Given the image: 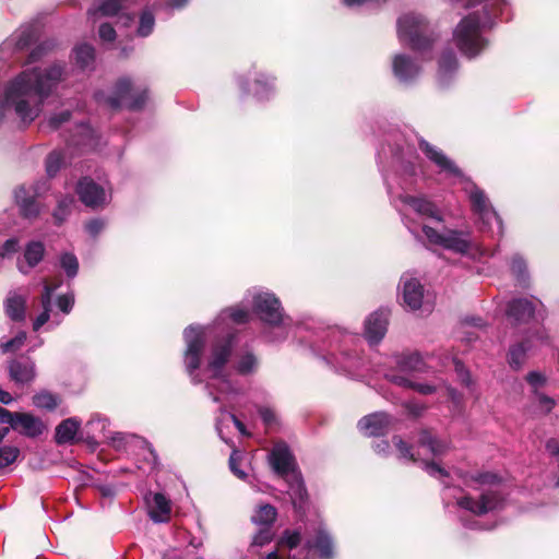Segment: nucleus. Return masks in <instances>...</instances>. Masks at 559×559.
Instances as JSON below:
<instances>
[{
  "mask_svg": "<svg viewBox=\"0 0 559 559\" xmlns=\"http://www.w3.org/2000/svg\"><path fill=\"white\" fill-rule=\"evenodd\" d=\"M66 78L67 68L63 62L21 71L3 87V99H0V124L11 117H15L24 124L32 123L41 114L45 100Z\"/></svg>",
  "mask_w": 559,
  "mask_h": 559,
  "instance_id": "obj_1",
  "label": "nucleus"
},
{
  "mask_svg": "<svg viewBox=\"0 0 559 559\" xmlns=\"http://www.w3.org/2000/svg\"><path fill=\"white\" fill-rule=\"evenodd\" d=\"M234 336L227 335L223 341L216 342L207 357L205 372L209 373L211 381L207 383V390L213 396V401L222 403L224 407H233L235 397L238 395V389L226 377L225 366L230 357Z\"/></svg>",
  "mask_w": 559,
  "mask_h": 559,
  "instance_id": "obj_2",
  "label": "nucleus"
},
{
  "mask_svg": "<svg viewBox=\"0 0 559 559\" xmlns=\"http://www.w3.org/2000/svg\"><path fill=\"white\" fill-rule=\"evenodd\" d=\"M311 550L318 551L322 559L332 557V542L325 532L319 531L314 539H304L299 530H286L277 542L276 551L266 559H309Z\"/></svg>",
  "mask_w": 559,
  "mask_h": 559,
  "instance_id": "obj_3",
  "label": "nucleus"
},
{
  "mask_svg": "<svg viewBox=\"0 0 559 559\" xmlns=\"http://www.w3.org/2000/svg\"><path fill=\"white\" fill-rule=\"evenodd\" d=\"M459 477L463 479V483L467 487L481 490V493L477 500L468 496L459 498L456 503L460 508L475 515H481L502 507L503 498L497 490L483 488V486L493 485L497 483L498 477L495 474L466 473L459 474Z\"/></svg>",
  "mask_w": 559,
  "mask_h": 559,
  "instance_id": "obj_4",
  "label": "nucleus"
},
{
  "mask_svg": "<svg viewBox=\"0 0 559 559\" xmlns=\"http://www.w3.org/2000/svg\"><path fill=\"white\" fill-rule=\"evenodd\" d=\"M487 11L474 12L464 17L454 31V41L461 52L467 57L478 55L486 46L481 28L488 24Z\"/></svg>",
  "mask_w": 559,
  "mask_h": 559,
  "instance_id": "obj_5",
  "label": "nucleus"
},
{
  "mask_svg": "<svg viewBox=\"0 0 559 559\" xmlns=\"http://www.w3.org/2000/svg\"><path fill=\"white\" fill-rule=\"evenodd\" d=\"M253 310L262 322L282 331V337L286 336V328L289 318L285 317L281 301L274 294L260 292L253 297Z\"/></svg>",
  "mask_w": 559,
  "mask_h": 559,
  "instance_id": "obj_6",
  "label": "nucleus"
},
{
  "mask_svg": "<svg viewBox=\"0 0 559 559\" xmlns=\"http://www.w3.org/2000/svg\"><path fill=\"white\" fill-rule=\"evenodd\" d=\"M428 25L419 14H406L397 22V35L401 43L409 45L414 50L426 49L431 39L427 35Z\"/></svg>",
  "mask_w": 559,
  "mask_h": 559,
  "instance_id": "obj_7",
  "label": "nucleus"
},
{
  "mask_svg": "<svg viewBox=\"0 0 559 559\" xmlns=\"http://www.w3.org/2000/svg\"><path fill=\"white\" fill-rule=\"evenodd\" d=\"M186 342V350L183 355V364L187 372L194 383L203 380L199 377L198 369L201 364V357L205 345V333L202 326L190 325L183 332Z\"/></svg>",
  "mask_w": 559,
  "mask_h": 559,
  "instance_id": "obj_8",
  "label": "nucleus"
},
{
  "mask_svg": "<svg viewBox=\"0 0 559 559\" xmlns=\"http://www.w3.org/2000/svg\"><path fill=\"white\" fill-rule=\"evenodd\" d=\"M423 234L429 246H438L457 253H468L472 242L467 236L452 229H438L428 224H423Z\"/></svg>",
  "mask_w": 559,
  "mask_h": 559,
  "instance_id": "obj_9",
  "label": "nucleus"
},
{
  "mask_svg": "<svg viewBox=\"0 0 559 559\" xmlns=\"http://www.w3.org/2000/svg\"><path fill=\"white\" fill-rule=\"evenodd\" d=\"M465 191L468 193L474 212L479 216L485 226L491 227L492 223H496L498 231H501V222L498 214L492 209L489 200L485 195L484 191L477 188L474 183L468 182L465 187Z\"/></svg>",
  "mask_w": 559,
  "mask_h": 559,
  "instance_id": "obj_10",
  "label": "nucleus"
},
{
  "mask_svg": "<svg viewBox=\"0 0 559 559\" xmlns=\"http://www.w3.org/2000/svg\"><path fill=\"white\" fill-rule=\"evenodd\" d=\"M146 92L135 90L130 80L122 79L117 83L116 95L109 98L111 107H127L140 109L146 100Z\"/></svg>",
  "mask_w": 559,
  "mask_h": 559,
  "instance_id": "obj_11",
  "label": "nucleus"
},
{
  "mask_svg": "<svg viewBox=\"0 0 559 559\" xmlns=\"http://www.w3.org/2000/svg\"><path fill=\"white\" fill-rule=\"evenodd\" d=\"M76 192L81 201L90 207L100 206L107 201L105 190L87 178H84L79 182Z\"/></svg>",
  "mask_w": 559,
  "mask_h": 559,
  "instance_id": "obj_12",
  "label": "nucleus"
},
{
  "mask_svg": "<svg viewBox=\"0 0 559 559\" xmlns=\"http://www.w3.org/2000/svg\"><path fill=\"white\" fill-rule=\"evenodd\" d=\"M389 313L379 310L371 313L365 322V337L370 344L379 343L386 333Z\"/></svg>",
  "mask_w": 559,
  "mask_h": 559,
  "instance_id": "obj_13",
  "label": "nucleus"
},
{
  "mask_svg": "<svg viewBox=\"0 0 559 559\" xmlns=\"http://www.w3.org/2000/svg\"><path fill=\"white\" fill-rule=\"evenodd\" d=\"M392 423L391 417L385 413H374L361 418L358 428L366 436H381L390 430Z\"/></svg>",
  "mask_w": 559,
  "mask_h": 559,
  "instance_id": "obj_14",
  "label": "nucleus"
},
{
  "mask_svg": "<svg viewBox=\"0 0 559 559\" xmlns=\"http://www.w3.org/2000/svg\"><path fill=\"white\" fill-rule=\"evenodd\" d=\"M400 200L405 205L404 215L411 212L418 214L421 217L435 219L437 223L441 221L439 211L435 204L423 198L412 195H401Z\"/></svg>",
  "mask_w": 559,
  "mask_h": 559,
  "instance_id": "obj_15",
  "label": "nucleus"
},
{
  "mask_svg": "<svg viewBox=\"0 0 559 559\" xmlns=\"http://www.w3.org/2000/svg\"><path fill=\"white\" fill-rule=\"evenodd\" d=\"M12 429L28 438H36L44 432L46 427L39 417L31 413L16 412Z\"/></svg>",
  "mask_w": 559,
  "mask_h": 559,
  "instance_id": "obj_16",
  "label": "nucleus"
},
{
  "mask_svg": "<svg viewBox=\"0 0 559 559\" xmlns=\"http://www.w3.org/2000/svg\"><path fill=\"white\" fill-rule=\"evenodd\" d=\"M403 302L411 310L420 308L424 298V288L421 284L409 275H403L401 278Z\"/></svg>",
  "mask_w": 559,
  "mask_h": 559,
  "instance_id": "obj_17",
  "label": "nucleus"
},
{
  "mask_svg": "<svg viewBox=\"0 0 559 559\" xmlns=\"http://www.w3.org/2000/svg\"><path fill=\"white\" fill-rule=\"evenodd\" d=\"M9 376L17 384H27L36 378L35 362L28 358L13 359L9 364Z\"/></svg>",
  "mask_w": 559,
  "mask_h": 559,
  "instance_id": "obj_18",
  "label": "nucleus"
},
{
  "mask_svg": "<svg viewBox=\"0 0 559 559\" xmlns=\"http://www.w3.org/2000/svg\"><path fill=\"white\" fill-rule=\"evenodd\" d=\"M270 461L273 469L282 475L288 476L294 473V459L284 443L276 444L270 455Z\"/></svg>",
  "mask_w": 559,
  "mask_h": 559,
  "instance_id": "obj_19",
  "label": "nucleus"
},
{
  "mask_svg": "<svg viewBox=\"0 0 559 559\" xmlns=\"http://www.w3.org/2000/svg\"><path fill=\"white\" fill-rule=\"evenodd\" d=\"M420 150L425 153V155L439 167L440 171L447 173L449 175L459 176L460 170L454 165L452 160H450L440 150L432 146L426 141H420L419 143Z\"/></svg>",
  "mask_w": 559,
  "mask_h": 559,
  "instance_id": "obj_20",
  "label": "nucleus"
},
{
  "mask_svg": "<svg viewBox=\"0 0 559 559\" xmlns=\"http://www.w3.org/2000/svg\"><path fill=\"white\" fill-rule=\"evenodd\" d=\"M45 247L40 241H31L25 247L23 258L17 260V269L23 274H28L44 258Z\"/></svg>",
  "mask_w": 559,
  "mask_h": 559,
  "instance_id": "obj_21",
  "label": "nucleus"
},
{
  "mask_svg": "<svg viewBox=\"0 0 559 559\" xmlns=\"http://www.w3.org/2000/svg\"><path fill=\"white\" fill-rule=\"evenodd\" d=\"M534 311L535 307L531 300L514 299L508 306L507 316L515 324L526 323L533 317Z\"/></svg>",
  "mask_w": 559,
  "mask_h": 559,
  "instance_id": "obj_22",
  "label": "nucleus"
},
{
  "mask_svg": "<svg viewBox=\"0 0 559 559\" xmlns=\"http://www.w3.org/2000/svg\"><path fill=\"white\" fill-rule=\"evenodd\" d=\"M59 287V284L44 283V292L40 297L41 312L36 317L33 322V330L38 331L44 324L50 320L52 311V294Z\"/></svg>",
  "mask_w": 559,
  "mask_h": 559,
  "instance_id": "obj_23",
  "label": "nucleus"
},
{
  "mask_svg": "<svg viewBox=\"0 0 559 559\" xmlns=\"http://www.w3.org/2000/svg\"><path fill=\"white\" fill-rule=\"evenodd\" d=\"M420 68L407 56L396 55L393 59L394 75L401 82H408L416 78Z\"/></svg>",
  "mask_w": 559,
  "mask_h": 559,
  "instance_id": "obj_24",
  "label": "nucleus"
},
{
  "mask_svg": "<svg viewBox=\"0 0 559 559\" xmlns=\"http://www.w3.org/2000/svg\"><path fill=\"white\" fill-rule=\"evenodd\" d=\"M37 193V190L34 191V193H29L24 187H20L15 190V201L22 215L26 218H34L39 213V206L34 198V194Z\"/></svg>",
  "mask_w": 559,
  "mask_h": 559,
  "instance_id": "obj_25",
  "label": "nucleus"
},
{
  "mask_svg": "<svg viewBox=\"0 0 559 559\" xmlns=\"http://www.w3.org/2000/svg\"><path fill=\"white\" fill-rule=\"evenodd\" d=\"M148 513L156 523L167 522L170 515L169 500L163 493H155Z\"/></svg>",
  "mask_w": 559,
  "mask_h": 559,
  "instance_id": "obj_26",
  "label": "nucleus"
},
{
  "mask_svg": "<svg viewBox=\"0 0 559 559\" xmlns=\"http://www.w3.org/2000/svg\"><path fill=\"white\" fill-rule=\"evenodd\" d=\"M81 421L76 418H68L62 420L56 428L55 439L59 444L70 443L74 440Z\"/></svg>",
  "mask_w": 559,
  "mask_h": 559,
  "instance_id": "obj_27",
  "label": "nucleus"
},
{
  "mask_svg": "<svg viewBox=\"0 0 559 559\" xmlns=\"http://www.w3.org/2000/svg\"><path fill=\"white\" fill-rule=\"evenodd\" d=\"M26 298L16 293H12L5 300V312L14 321H22L25 318Z\"/></svg>",
  "mask_w": 559,
  "mask_h": 559,
  "instance_id": "obj_28",
  "label": "nucleus"
},
{
  "mask_svg": "<svg viewBox=\"0 0 559 559\" xmlns=\"http://www.w3.org/2000/svg\"><path fill=\"white\" fill-rule=\"evenodd\" d=\"M74 60L81 69H90L95 61V50L91 45L81 44L73 49Z\"/></svg>",
  "mask_w": 559,
  "mask_h": 559,
  "instance_id": "obj_29",
  "label": "nucleus"
},
{
  "mask_svg": "<svg viewBox=\"0 0 559 559\" xmlns=\"http://www.w3.org/2000/svg\"><path fill=\"white\" fill-rule=\"evenodd\" d=\"M419 444L435 456L444 454L449 449V443L447 441L438 440L427 431L421 433Z\"/></svg>",
  "mask_w": 559,
  "mask_h": 559,
  "instance_id": "obj_30",
  "label": "nucleus"
},
{
  "mask_svg": "<svg viewBox=\"0 0 559 559\" xmlns=\"http://www.w3.org/2000/svg\"><path fill=\"white\" fill-rule=\"evenodd\" d=\"M277 515L276 509L271 504H263L252 515V522L263 527H270Z\"/></svg>",
  "mask_w": 559,
  "mask_h": 559,
  "instance_id": "obj_31",
  "label": "nucleus"
},
{
  "mask_svg": "<svg viewBox=\"0 0 559 559\" xmlns=\"http://www.w3.org/2000/svg\"><path fill=\"white\" fill-rule=\"evenodd\" d=\"M386 378L397 384L399 386H403V388H412L414 389L415 391L421 393V394H431L436 391V388L430 385V384H425V383H415V382H412L409 379H407L406 377L404 376H399V374H388Z\"/></svg>",
  "mask_w": 559,
  "mask_h": 559,
  "instance_id": "obj_32",
  "label": "nucleus"
},
{
  "mask_svg": "<svg viewBox=\"0 0 559 559\" xmlns=\"http://www.w3.org/2000/svg\"><path fill=\"white\" fill-rule=\"evenodd\" d=\"M294 481L290 485V488L288 490V495L290 496V499L295 506V508H301L305 499H306V489L304 487V484L300 479V477L297 474L292 475Z\"/></svg>",
  "mask_w": 559,
  "mask_h": 559,
  "instance_id": "obj_33",
  "label": "nucleus"
},
{
  "mask_svg": "<svg viewBox=\"0 0 559 559\" xmlns=\"http://www.w3.org/2000/svg\"><path fill=\"white\" fill-rule=\"evenodd\" d=\"M33 404L38 408L53 409L58 406V397L47 391H41L33 396Z\"/></svg>",
  "mask_w": 559,
  "mask_h": 559,
  "instance_id": "obj_34",
  "label": "nucleus"
},
{
  "mask_svg": "<svg viewBox=\"0 0 559 559\" xmlns=\"http://www.w3.org/2000/svg\"><path fill=\"white\" fill-rule=\"evenodd\" d=\"M396 364L399 369L402 372H411L420 369L421 366V357L419 354H411L407 356H403L396 359Z\"/></svg>",
  "mask_w": 559,
  "mask_h": 559,
  "instance_id": "obj_35",
  "label": "nucleus"
},
{
  "mask_svg": "<svg viewBox=\"0 0 559 559\" xmlns=\"http://www.w3.org/2000/svg\"><path fill=\"white\" fill-rule=\"evenodd\" d=\"M121 3L119 0H105L97 9H90L88 15L95 16L100 13L104 16H111L119 12Z\"/></svg>",
  "mask_w": 559,
  "mask_h": 559,
  "instance_id": "obj_36",
  "label": "nucleus"
},
{
  "mask_svg": "<svg viewBox=\"0 0 559 559\" xmlns=\"http://www.w3.org/2000/svg\"><path fill=\"white\" fill-rule=\"evenodd\" d=\"M258 367V359L251 353H246L236 362V369L241 374L253 372Z\"/></svg>",
  "mask_w": 559,
  "mask_h": 559,
  "instance_id": "obj_37",
  "label": "nucleus"
},
{
  "mask_svg": "<svg viewBox=\"0 0 559 559\" xmlns=\"http://www.w3.org/2000/svg\"><path fill=\"white\" fill-rule=\"evenodd\" d=\"M154 25H155V17L152 14V12L144 11L140 17V23H139V26L136 29V34L141 37H146L153 32Z\"/></svg>",
  "mask_w": 559,
  "mask_h": 559,
  "instance_id": "obj_38",
  "label": "nucleus"
},
{
  "mask_svg": "<svg viewBox=\"0 0 559 559\" xmlns=\"http://www.w3.org/2000/svg\"><path fill=\"white\" fill-rule=\"evenodd\" d=\"M20 455V449L14 445L0 447V469L14 463Z\"/></svg>",
  "mask_w": 559,
  "mask_h": 559,
  "instance_id": "obj_39",
  "label": "nucleus"
},
{
  "mask_svg": "<svg viewBox=\"0 0 559 559\" xmlns=\"http://www.w3.org/2000/svg\"><path fill=\"white\" fill-rule=\"evenodd\" d=\"M527 347L524 344H518L510 348L509 352V364L511 367L520 368L525 359Z\"/></svg>",
  "mask_w": 559,
  "mask_h": 559,
  "instance_id": "obj_40",
  "label": "nucleus"
},
{
  "mask_svg": "<svg viewBox=\"0 0 559 559\" xmlns=\"http://www.w3.org/2000/svg\"><path fill=\"white\" fill-rule=\"evenodd\" d=\"M60 265L69 277H74L78 274L79 262L73 253H63L60 257Z\"/></svg>",
  "mask_w": 559,
  "mask_h": 559,
  "instance_id": "obj_41",
  "label": "nucleus"
},
{
  "mask_svg": "<svg viewBox=\"0 0 559 559\" xmlns=\"http://www.w3.org/2000/svg\"><path fill=\"white\" fill-rule=\"evenodd\" d=\"M63 165V156L59 152H52L48 155L46 159V170L47 174L52 177L55 176L61 166Z\"/></svg>",
  "mask_w": 559,
  "mask_h": 559,
  "instance_id": "obj_42",
  "label": "nucleus"
},
{
  "mask_svg": "<svg viewBox=\"0 0 559 559\" xmlns=\"http://www.w3.org/2000/svg\"><path fill=\"white\" fill-rule=\"evenodd\" d=\"M25 341H26V333L19 332L12 340L2 342L0 344V348L2 349L3 353L15 352L24 345Z\"/></svg>",
  "mask_w": 559,
  "mask_h": 559,
  "instance_id": "obj_43",
  "label": "nucleus"
},
{
  "mask_svg": "<svg viewBox=\"0 0 559 559\" xmlns=\"http://www.w3.org/2000/svg\"><path fill=\"white\" fill-rule=\"evenodd\" d=\"M73 203L72 198H64L58 203V207L53 212V218L58 224L62 223L70 213V206Z\"/></svg>",
  "mask_w": 559,
  "mask_h": 559,
  "instance_id": "obj_44",
  "label": "nucleus"
},
{
  "mask_svg": "<svg viewBox=\"0 0 559 559\" xmlns=\"http://www.w3.org/2000/svg\"><path fill=\"white\" fill-rule=\"evenodd\" d=\"M223 316L229 317L235 323H245L249 319V311L241 309V308H230L227 310H224Z\"/></svg>",
  "mask_w": 559,
  "mask_h": 559,
  "instance_id": "obj_45",
  "label": "nucleus"
},
{
  "mask_svg": "<svg viewBox=\"0 0 559 559\" xmlns=\"http://www.w3.org/2000/svg\"><path fill=\"white\" fill-rule=\"evenodd\" d=\"M423 467L429 475H431L436 478L443 479V478L449 477V472H447L444 468H442L440 465H438L435 462L429 463V462L424 461Z\"/></svg>",
  "mask_w": 559,
  "mask_h": 559,
  "instance_id": "obj_46",
  "label": "nucleus"
},
{
  "mask_svg": "<svg viewBox=\"0 0 559 559\" xmlns=\"http://www.w3.org/2000/svg\"><path fill=\"white\" fill-rule=\"evenodd\" d=\"M456 58L453 52H448L442 56L439 62V69L441 73H448L456 69Z\"/></svg>",
  "mask_w": 559,
  "mask_h": 559,
  "instance_id": "obj_47",
  "label": "nucleus"
},
{
  "mask_svg": "<svg viewBox=\"0 0 559 559\" xmlns=\"http://www.w3.org/2000/svg\"><path fill=\"white\" fill-rule=\"evenodd\" d=\"M241 460V454L238 451H234L229 457V467L230 471L240 479H245L247 474L239 468V462Z\"/></svg>",
  "mask_w": 559,
  "mask_h": 559,
  "instance_id": "obj_48",
  "label": "nucleus"
},
{
  "mask_svg": "<svg viewBox=\"0 0 559 559\" xmlns=\"http://www.w3.org/2000/svg\"><path fill=\"white\" fill-rule=\"evenodd\" d=\"M273 538V533L270 527H263L254 535L252 546H263L270 543Z\"/></svg>",
  "mask_w": 559,
  "mask_h": 559,
  "instance_id": "obj_49",
  "label": "nucleus"
},
{
  "mask_svg": "<svg viewBox=\"0 0 559 559\" xmlns=\"http://www.w3.org/2000/svg\"><path fill=\"white\" fill-rule=\"evenodd\" d=\"M393 442L397 450L400 451V457L414 462L417 461L415 454L411 451V449L405 444V442L402 439L394 437Z\"/></svg>",
  "mask_w": 559,
  "mask_h": 559,
  "instance_id": "obj_50",
  "label": "nucleus"
},
{
  "mask_svg": "<svg viewBox=\"0 0 559 559\" xmlns=\"http://www.w3.org/2000/svg\"><path fill=\"white\" fill-rule=\"evenodd\" d=\"M71 117V114L69 110H62L58 114H53L49 117L48 119V124L53 128V129H57L59 128L62 123L67 122Z\"/></svg>",
  "mask_w": 559,
  "mask_h": 559,
  "instance_id": "obj_51",
  "label": "nucleus"
},
{
  "mask_svg": "<svg viewBox=\"0 0 559 559\" xmlns=\"http://www.w3.org/2000/svg\"><path fill=\"white\" fill-rule=\"evenodd\" d=\"M98 34H99V37L105 43H111L115 40L116 38V31L115 28L108 24V23H105V24H102L99 26V31H98Z\"/></svg>",
  "mask_w": 559,
  "mask_h": 559,
  "instance_id": "obj_52",
  "label": "nucleus"
},
{
  "mask_svg": "<svg viewBox=\"0 0 559 559\" xmlns=\"http://www.w3.org/2000/svg\"><path fill=\"white\" fill-rule=\"evenodd\" d=\"M259 414L266 426H272L277 421L274 409L269 406H261L259 408Z\"/></svg>",
  "mask_w": 559,
  "mask_h": 559,
  "instance_id": "obj_53",
  "label": "nucleus"
},
{
  "mask_svg": "<svg viewBox=\"0 0 559 559\" xmlns=\"http://www.w3.org/2000/svg\"><path fill=\"white\" fill-rule=\"evenodd\" d=\"M34 39V31L31 27L24 28L21 32V35L17 39L16 46L20 49H23L27 45H29Z\"/></svg>",
  "mask_w": 559,
  "mask_h": 559,
  "instance_id": "obj_54",
  "label": "nucleus"
},
{
  "mask_svg": "<svg viewBox=\"0 0 559 559\" xmlns=\"http://www.w3.org/2000/svg\"><path fill=\"white\" fill-rule=\"evenodd\" d=\"M73 304L74 298L71 295H62L58 298V307L66 314L71 311Z\"/></svg>",
  "mask_w": 559,
  "mask_h": 559,
  "instance_id": "obj_55",
  "label": "nucleus"
},
{
  "mask_svg": "<svg viewBox=\"0 0 559 559\" xmlns=\"http://www.w3.org/2000/svg\"><path fill=\"white\" fill-rule=\"evenodd\" d=\"M537 401L540 411L545 414L549 413L555 405V401L544 394H538Z\"/></svg>",
  "mask_w": 559,
  "mask_h": 559,
  "instance_id": "obj_56",
  "label": "nucleus"
},
{
  "mask_svg": "<svg viewBox=\"0 0 559 559\" xmlns=\"http://www.w3.org/2000/svg\"><path fill=\"white\" fill-rule=\"evenodd\" d=\"M526 380L534 388V390H537L545 383V377L536 371L530 372L526 376Z\"/></svg>",
  "mask_w": 559,
  "mask_h": 559,
  "instance_id": "obj_57",
  "label": "nucleus"
},
{
  "mask_svg": "<svg viewBox=\"0 0 559 559\" xmlns=\"http://www.w3.org/2000/svg\"><path fill=\"white\" fill-rule=\"evenodd\" d=\"M17 249H19V241L14 238L9 239L5 241V243L3 245L2 249H1V255L3 258L9 257L12 253L16 252Z\"/></svg>",
  "mask_w": 559,
  "mask_h": 559,
  "instance_id": "obj_58",
  "label": "nucleus"
},
{
  "mask_svg": "<svg viewBox=\"0 0 559 559\" xmlns=\"http://www.w3.org/2000/svg\"><path fill=\"white\" fill-rule=\"evenodd\" d=\"M51 45L49 43H44L36 47L28 57V62L37 61L41 58L46 50L50 49Z\"/></svg>",
  "mask_w": 559,
  "mask_h": 559,
  "instance_id": "obj_59",
  "label": "nucleus"
},
{
  "mask_svg": "<svg viewBox=\"0 0 559 559\" xmlns=\"http://www.w3.org/2000/svg\"><path fill=\"white\" fill-rule=\"evenodd\" d=\"M454 366H455V371L457 372V376L461 379V382L465 385H469L471 377H469V373L466 371L465 367L463 366V364H461L457 360H454Z\"/></svg>",
  "mask_w": 559,
  "mask_h": 559,
  "instance_id": "obj_60",
  "label": "nucleus"
},
{
  "mask_svg": "<svg viewBox=\"0 0 559 559\" xmlns=\"http://www.w3.org/2000/svg\"><path fill=\"white\" fill-rule=\"evenodd\" d=\"M16 416V412L12 413L0 406V423L9 424L10 428H12V423H14Z\"/></svg>",
  "mask_w": 559,
  "mask_h": 559,
  "instance_id": "obj_61",
  "label": "nucleus"
},
{
  "mask_svg": "<svg viewBox=\"0 0 559 559\" xmlns=\"http://www.w3.org/2000/svg\"><path fill=\"white\" fill-rule=\"evenodd\" d=\"M525 267H526V265L522 258H520V257L513 258L511 269L514 274H516L518 276H521L524 273Z\"/></svg>",
  "mask_w": 559,
  "mask_h": 559,
  "instance_id": "obj_62",
  "label": "nucleus"
},
{
  "mask_svg": "<svg viewBox=\"0 0 559 559\" xmlns=\"http://www.w3.org/2000/svg\"><path fill=\"white\" fill-rule=\"evenodd\" d=\"M103 227L104 223L98 219L91 221L85 225L87 233H90L92 236H96L103 229Z\"/></svg>",
  "mask_w": 559,
  "mask_h": 559,
  "instance_id": "obj_63",
  "label": "nucleus"
},
{
  "mask_svg": "<svg viewBox=\"0 0 559 559\" xmlns=\"http://www.w3.org/2000/svg\"><path fill=\"white\" fill-rule=\"evenodd\" d=\"M546 449L551 455H559V441L557 439L548 440Z\"/></svg>",
  "mask_w": 559,
  "mask_h": 559,
  "instance_id": "obj_64",
  "label": "nucleus"
}]
</instances>
